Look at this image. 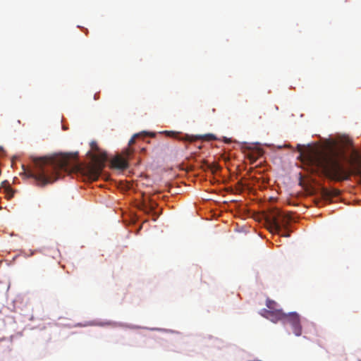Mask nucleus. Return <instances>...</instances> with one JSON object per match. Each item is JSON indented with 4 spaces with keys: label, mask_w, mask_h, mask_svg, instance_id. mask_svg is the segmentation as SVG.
I'll return each instance as SVG.
<instances>
[{
    "label": "nucleus",
    "mask_w": 361,
    "mask_h": 361,
    "mask_svg": "<svg viewBox=\"0 0 361 361\" xmlns=\"http://www.w3.org/2000/svg\"><path fill=\"white\" fill-rule=\"evenodd\" d=\"M283 323L286 325H290L292 327L293 334L296 336H300L302 334L300 318L298 313L293 312L286 314Z\"/></svg>",
    "instance_id": "nucleus-6"
},
{
    "label": "nucleus",
    "mask_w": 361,
    "mask_h": 361,
    "mask_svg": "<svg viewBox=\"0 0 361 361\" xmlns=\"http://www.w3.org/2000/svg\"><path fill=\"white\" fill-rule=\"evenodd\" d=\"M302 161L307 164L321 170L329 178L342 181L349 178L350 173L343 165V152L333 147L322 150L317 147L308 146L302 149L298 145Z\"/></svg>",
    "instance_id": "nucleus-2"
},
{
    "label": "nucleus",
    "mask_w": 361,
    "mask_h": 361,
    "mask_svg": "<svg viewBox=\"0 0 361 361\" xmlns=\"http://www.w3.org/2000/svg\"><path fill=\"white\" fill-rule=\"evenodd\" d=\"M262 118V115H258L257 118H255V121H260Z\"/></svg>",
    "instance_id": "nucleus-16"
},
{
    "label": "nucleus",
    "mask_w": 361,
    "mask_h": 361,
    "mask_svg": "<svg viewBox=\"0 0 361 361\" xmlns=\"http://www.w3.org/2000/svg\"><path fill=\"white\" fill-rule=\"evenodd\" d=\"M140 136V134H135L131 138L130 140H129L128 142V148H130V146L132 145H133L135 142V138L139 137Z\"/></svg>",
    "instance_id": "nucleus-13"
},
{
    "label": "nucleus",
    "mask_w": 361,
    "mask_h": 361,
    "mask_svg": "<svg viewBox=\"0 0 361 361\" xmlns=\"http://www.w3.org/2000/svg\"><path fill=\"white\" fill-rule=\"evenodd\" d=\"M165 135H166L169 137H174L176 139L183 140V141H188L190 142H195L196 140H202L204 141H212V140H217L216 137L212 133L205 134V135H188L185 134L184 135H180V133L176 132V131H164V132Z\"/></svg>",
    "instance_id": "nucleus-4"
},
{
    "label": "nucleus",
    "mask_w": 361,
    "mask_h": 361,
    "mask_svg": "<svg viewBox=\"0 0 361 361\" xmlns=\"http://www.w3.org/2000/svg\"><path fill=\"white\" fill-rule=\"evenodd\" d=\"M207 167L212 171V172H214L216 171V170H218L219 169V166H218L217 164L216 163H214L212 164V165L210 164H207Z\"/></svg>",
    "instance_id": "nucleus-12"
},
{
    "label": "nucleus",
    "mask_w": 361,
    "mask_h": 361,
    "mask_svg": "<svg viewBox=\"0 0 361 361\" xmlns=\"http://www.w3.org/2000/svg\"><path fill=\"white\" fill-rule=\"evenodd\" d=\"M263 150L259 148H248L246 156L252 163H254L263 155Z\"/></svg>",
    "instance_id": "nucleus-9"
},
{
    "label": "nucleus",
    "mask_w": 361,
    "mask_h": 361,
    "mask_svg": "<svg viewBox=\"0 0 361 361\" xmlns=\"http://www.w3.org/2000/svg\"><path fill=\"white\" fill-rule=\"evenodd\" d=\"M260 314L262 316L269 319L274 323H276L280 321L283 322L286 315V313H284L282 310H267V309H263Z\"/></svg>",
    "instance_id": "nucleus-8"
},
{
    "label": "nucleus",
    "mask_w": 361,
    "mask_h": 361,
    "mask_svg": "<svg viewBox=\"0 0 361 361\" xmlns=\"http://www.w3.org/2000/svg\"><path fill=\"white\" fill-rule=\"evenodd\" d=\"M340 195V190L336 188L333 189H323L322 190V196L324 198L329 200L334 197H337Z\"/></svg>",
    "instance_id": "nucleus-10"
},
{
    "label": "nucleus",
    "mask_w": 361,
    "mask_h": 361,
    "mask_svg": "<svg viewBox=\"0 0 361 361\" xmlns=\"http://www.w3.org/2000/svg\"><path fill=\"white\" fill-rule=\"evenodd\" d=\"M266 305L268 309L267 310H279L278 308V304L272 300L267 299L266 301Z\"/></svg>",
    "instance_id": "nucleus-11"
},
{
    "label": "nucleus",
    "mask_w": 361,
    "mask_h": 361,
    "mask_svg": "<svg viewBox=\"0 0 361 361\" xmlns=\"http://www.w3.org/2000/svg\"><path fill=\"white\" fill-rule=\"evenodd\" d=\"M293 220L291 216L278 209H274L266 216V221L272 232H276L282 237H289L288 226Z\"/></svg>",
    "instance_id": "nucleus-3"
},
{
    "label": "nucleus",
    "mask_w": 361,
    "mask_h": 361,
    "mask_svg": "<svg viewBox=\"0 0 361 361\" xmlns=\"http://www.w3.org/2000/svg\"><path fill=\"white\" fill-rule=\"evenodd\" d=\"M90 146L92 150L97 151L99 152V147L96 142H92L90 143Z\"/></svg>",
    "instance_id": "nucleus-15"
},
{
    "label": "nucleus",
    "mask_w": 361,
    "mask_h": 361,
    "mask_svg": "<svg viewBox=\"0 0 361 361\" xmlns=\"http://www.w3.org/2000/svg\"><path fill=\"white\" fill-rule=\"evenodd\" d=\"M105 152L92 155V161L84 169L81 168L78 159V153H60L51 156L33 157V167L25 171L27 177L35 180L36 185L44 187L61 178L62 173H82L92 180H97L106 160Z\"/></svg>",
    "instance_id": "nucleus-1"
},
{
    "label": "nucleus",
    "mask_w": 361,
    "mask_h": 361,
    "mask_svg": "<svg viewBox=\"0 0 361 361\" xmlns=\"http://www.w3.org/2000/svg\"><path fill=\"white\" fill-rule=\"evenodd\" d=\"M349 162L352 166V173L357 176V182L361 185V155L357 152H353Z\"/></svg>",
    "instance_id": "nucleus-7"
},
{
    "label": "nucleus",
    "mask_w": 361,
    "mask_h": 361,
    "mask_svg": "<svg viewBox=\"0 0 361 361\" xmlns=\"http://www.w3.org/2000/svg\"><path fill=\"white\" fill-rule=\"evenodd\" d=\"M155 206V203H151L149 206H145V210L146 212H152L154 209Z\"/></svg>",
    "instance_id": "nucleus-14"
},
{
    "label": "nucleus",
    "mask_w": 361,
    "mask_h": 361,
    "mask_svg": "<svg viewBox=\"0 0 361 361\" xmlns=\"http://www.w3.org/2000/svg\"><path fill=\"white\" fill-rule=\"evenodd\" d=\"M134 150L132 148H126L123 152L122 154L123 157L121 155H116L114 158H113L111 161V164L113 168L124 170L128 167V162L127 159L133 154Z\"/></svg>",
    "instance_id": "nucleus-5"
},
{
    "label": "nucleus",
    "mask_w": 361,
    "mask_h": 361,
    "mask_svg": "<svg viewBox=\"0 0 361 361\" xmlns=\"http://www.w3.org/2000/svg\"><path fill=\"white\" fill-rule=\"evenodd\" d=\"M94 99H97V94H94Z\"/></svg>",
    "instance_id": "nucleus-17"
}]
</instances>
